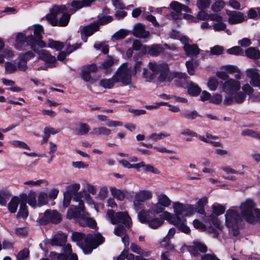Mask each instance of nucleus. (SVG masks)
I'll use <instances>...</instances> for the list:
<instances>
[{"mask_svg":"<svg viewBox=\"0 0 260 260\" xmlns=\"http://www.w3.org/2000/svg\"><path fill=\"white\" fill-rule=\"evenodd\" d=\"M88 213L85 212L78 221L79 224L82 226H88L93 228L96 225L95 221L88 217Z\"/></svg>","mask_w":260,"mask_h":260,"instance_id":"nucleus-26","label":"nucleus"},{"mask_svg":"<svg viewBox=\"0 0 260 260\" xmlns=\"http://www.w3.org/2000/svg\"><path fill=\"white\" fill-rule=\"evenodd\" d=\"M165 210V208L157 202V203L153 204L150 209L147 210L150 213L154 214H159Z\"/></svg>","mask_w":260,"mask_h":260,"instance_id":"nucleus-44","label":"nucleus"},{"mask_svg":"<svg viewBox=\"0 0 260 260\" xmlns=\"http://www.w3.org/2000/svg\"><path fill=\"white\" fill-rule=\"evenodd\" d=\"M57 132L52 127H45L44 129V136L42 140V144L47 142L51 134H55Z\"/></svg>","mask_w":260,"mask_h":260,"instance_id":"nucleus-40","label":"nucleus"},{"mask_svg":"<svg viewBox=\"0 0 260 260\" xmlns=\"http://www.w3.org/2000/svg\"><path fill=\"white\" fill-rule=\"evenodd\" d=\"M223 50L224 48L222 46L216 45L211 48L210 54L211 55H219L222 53Z\"/></svg>","mask_w":260,"mask_h":260,"instance_id":"nucleus-60","label":"nucleus"},{"mask_svg":"<svg viewBox=\"0 0 260 260\" xmlns=\"http://www.w3.org/2000/svg\"><path fill=\"white\" fill-rule=\"evenodd\" d=\"M48 46L51 48L55 49L57 50H61L64 46L63 43L59 41H55L52 40H49L48 41Z\"/></svg>","mask_w":260,"mask_h":260,"instance_id":"nucleus-48","label":"nucleus"},{"mask_svg":"<svg viewBox=\"0 0 260 260\" xmlns=\"http://www.w3.org/2000/svg\"><path fill=\"white\" fill-rule=\"evenodd\" d=\"M143 77L145 79L146 81H150L156 77V73L153 72H150L148 70L144 68L143 72Z\"/></svg>","mask_w":260,"mask_h":260,"instance_id":"nucleus-58","label":"nucleus"},{"mask_svg":"<svg viewBox=\"0 0 260 260\" xmlns=\"http://www.w3.org/2000/svg\"><path fill=\"white\" fill-rule=\"evenodd\" d=\"M72 240L80 245L84 252L88 254L104 242V238L100 234H89L85 237L84 234L79 232H73Z\"/></svg>","mask_w":260,"mask_h":260,"instance_id":"nucleus-1","label":"nucleus"},{"mask_svg":"<svg viewBox=\"0 0 260 260\" xmlns=\"http://www.w3.org/2000/svg\"><path fill=\"white\" fill-rule=\"evenodd\" d=\"M226 14L229 16L228 21L231 24L240 23L246 20V16L239 11H227Z\"/></svg>","mask_w":260,"mask_h":260,"instance_id":"nucleus-16","label":"nucleus"},{"mask_svg":"<svg viewBox=\"0 0 260 260\" xmlns=\"http://www.w3.org/2000/svg\"><path fill=\"white\" fill-rule=\"evenodd\" d=\"M219 83L217 79L215 78H210L208 82L207 85L210 90L214 91L216 90Z\"/></svg>","mask_w":260,"mask_h":260,"instance_id":"nucleus-55","label":"nucleus"},{"mask_svg":"<svg viewBox=\"0 0 260 260\" xmlns=\"http://www.w3.org/2000/svg\"><path fill=\"white\" fill-rule=\"evenodd\" d=\"M64 6H54L50 13L46 16V19L52 26H66L68 25L70 15L64 13Z\"/></svg>","mask_w":260,"mask_h":260,"instance_id":"nucleus-3","label":"nucleus"},{"mask_svg":"<svg viewBox=\"0 0 260 260\" xmlns=\"http://www.w3.org/2000/svg\"><path fill=\"white\" fill-rule=\"evenodd\" d=\"M157 202L164 208L168 207L171 205V201L168 196L164 193H158L157 194Z\"/></svg>","mask_w":260,"mask_h":260,"instance_id":"nucleus-33","label":"nucleus"},{"mask_svg":"<svg viewBox=\"0 0 260 260\" xmlns=\"http://www.w3.org/2000/svg\"><path fill=\"white\" fill-rule=\"evenodd\" d=\"M241 134L244 136H249L260 139V132H257L252 129H246L243 130L242 131Z\"/></svg>","mask_w":260,"mask_h":260,"instance_id":"nucleus-47","label":"nucleus"},{"mask_svg":"<svg viewBox=\"0 0 260 260\" xmlns=\"http://www.w3.org/2000/svg\"><path fill=\"white\" fill-rule=\"evenodd\" d=\"M31 37L27 36L22 33H19L16 36L15 48L19 50H26L28 46L35 52H38V47L34 43Z\"/></svg>","mask_w":260,"mask_h":260,"instance_id":"nucleus-9","label":"nucleus"},{"mask_svg":"<svg viewBox=\"0 0 260 260\" xmlns=\"http://www.w3.org/2000/svg\"><path fill=\"white\" fill-rule=\"evenodd\" d=\"M227 53L230 54L239 55L243 53V50L239 46H235L228 49Z\"/></svg>","mask_w":260,"mask_h":260,"instance_id":"nucleus-64","label":"nucleus"},{"mask_svg":"<svg viewBox=\"0 0 260 260\" xmlns=\"http://www.w3.org/2000/svg\"><path fill=\"white\" fill-rule=\"evenodd\" d=\"M212 209L214 213L216 215L218 216L222 214L224 212L225 208L220 204H214L212 205Z\"/></svg>","mask_w":260,"mask_h":260,"instance_id":"nucleus-53","label":"nucleus"},{"mask_svg":"<svg viewBox=\"0 0 260 260\" xmlns=\"http://www.w3.org/2000/svg\"><path fill=\"white\" fill-rule=\"evenodd\" d=\"M5 67L7 74H11L17 70L16 65L11 62H6L5 63Z\"/></svg>","mask_w":260,"mask_h":260,"instance_id":"nucleus-56","label":"nucleus"},{"mask_svg":"<svg viewBox=\"0 0 260 260\" xmlns=\"http://www.w3.org/2000/svg\"><path fill=\"white\" fill-rule=\"evenodd\" d=\"M111 132L110 129L105 127H99L93 128L91 134L95 136H99L100 135L108 136L111 134Z\"/></svg>","mask_w":260,"mask_h":260,"instance_id":"nucleus-36","label":"nucleus"},{"mask_svg":"<svg viewBox=\"0 0 260 260\" xmlns=\"http://www.w3.org/2000/svg\"><path fill=\"white\" fill-rule=\"evenodd\" d=\"M90 130V126L86 123H80L78 127L73 129L74 133L78 136L87 134Z\"/></svg>","mask_w":260,"mask_h":260,"instance_id":"nucleus-29","label":"nucleus"},{"mask_svg":"<svg viewBox=\"0 0 260 260\" xmlns=\"http://www.w3.org/2000/svg\"><path fill=\"white\" fill-rule=\"evenodd\" d=\"M199 114L196 111H188L187 110H183L180 113V116L189 120H193L196 119L198 116Z\"/></svg>","mask_w":260,"mask_h":260,"instance_id":"nucleus-38","label":"nucleus"},{"mask_svg":"<svg viewBox=\"0 0 260 260\" xmlns=\"http://www.w3.org/2000/svg\"><path fill=\"white\" fill-rule=\"evenodd\" d=\"M48 202V196L47 193L41 192L38 197V206H42L47 204Z\"/></svg>","mask_w":260,"mask_h":260,"instance_id":"nucleus-43","label":"nucleus"},{"mask_svg":"<svg viewBox=\"0 0 260 260\" xmlns=\"http://www.w3.org/2000/svg\"><path fill=\"white\" fill-rule=\"evenodd\" d=\"M106 217L112 224L124 225L127 228L132 225L131 218L126 212H115L113 210H108Z\"/></svg>","mask_w":260,"mask_h":260,"instance_id":"nucleus-6","label":"nucleus"},{"mask_svg":"<svg viewBox=\"0 0 260 260\" xmlns=\"http://www.w3.org/2000/svg\"><path fill=\"white\" fill-rule=\"evenodd\" d=\"M114 63V60L111 56H108L103 62L100 68L106 69L111 67Z\"/></svg>","mask_w":260,"mask_h":260,"instance_id":"nucleus-61","label":"nucleus"},{"mask_svg":"<svg viewBox=\"0 0 260 260\" xmlns=\"http://www.w3.org/2000/svg\"><path fill=\"white\" fill-rule=\"evenodd\" d=\"M171 8L174 10L171 13V16L174 19H178L180 17V13L181 11H184L185 12H189L190 9L177 2H172L170 4Z\"/></svg>","mask_w":260,"mask_h":260,"instance_id":"nucleus-15","label":"nucleus"},{"mask_svg":"<svg viewBox=\"0 0 260 260\" xmlns=\"http://www.w3.org/2000/svg\"><path fill=\"white\" fill-rule=\"evenodd\" d=\"M133 75L131 67L128 68L127 64H122L117 69L114 76L117 82H121L124 85H127L132 81V76Z\"/></svg>","mask_w":260,"mask_h":260,"instance_id":"nucleus-8","label":"nucleus"},{"mask_svg":"<svg viewBox=\"0 0 260 260\" xmlns=\"http://www.w3.org/2000/svg\"><path fill=\"white\" fill-rule=\"evenodd\" d=\"M29 251L27 248L20 250L16 255L17 260H28Z\"/></svg>","mask_w":260,"mask_h":260,"instance_id":"nucleus-50","label":"nucleus"},{"mask_svg":"<svg viewBox=\"0 0 260 260\" xmlns=\"http://www.w3.org/2000/svg\"><path fill=\"white\" fill-rule=\"evenodd\" d=\"M225 223L230 230L233 232V235L236 236L239 234L238 224L241 218L237 211L234 208L228 210L225 214Z\"/></svg>","mask_w":260,"mask_h":260,"instance_id":"nucleus-7","label":"nucleus"},{"mask_svg":"<svg viewBox=\"0 0 260 260\" xmlns=\"http://www.w3.org/2000/svg\"><path fill=\"white\" fill-rule=\"evenodd\" d=\"M201 91V89L199 86L192 82H191L188 86V92L192 96H197L199 94Z\"/></svg>","mask_w":260,"mask_h":260,"instance_id":"nucleus-39","label":"nucleus"},{"mask_svg":"<svg viewBox=\"0 0 260 260\" xmlns=\"http://www.w3.org/2000/svg\"><path fill=\"white\" fill-rule=\"evenodd\" d=\"M186 55L188 56H195L199 54L200 49L196 44H189L183 46Z\"/></svg>","mask_w":260,"mask_h":260,"instance_id":"nucleus-28","label":"nucleus"},{"mask_svg":"<svg viewBox=\"0 0 260 260\" xmlns=\"http://www.w3.org/2000/svg\"><path fill=\"white\" fill-rule=\"evenodd\" d=\"M224 6V3L221 0L215 2L212 6V10L215 12H218L221 10Z\"/></svg>","mask_w":260,"mask_h":260,"instance_id":"nucleus-57","label":"nucleus"},{"mask_svg":"<svg viewBox=\"0 0 260 260\" xmlns=\"http://www.w3.org/2000/svg\"><path fill=\"white\" fill-rule=\"evenodd\" d=\"M11 195L7 190L0 191V204L2 206L6 205L7 200L9 199Z\"/></svg>","mask_w":260,"mask_h":260,"instance_id":"nucleus-42","label":"nucleus"},{"mask_svg":"<svg viewBox=\"0 0 260 260\" xmlns=\"http://www.w3.org/2000/svg\"><path fill=\"white\" fill-rule=\"evenodd\" d=\"M115 83H117V81H116L115 77L113 75L110 79L101 80L100 85L105 88H111L114 86Z\"/></svg>","mask_w":260,"mask_h":260,"instance_id":"nucleus-35","label":"nucleus"},{"mask_svg":"<svg viewBox=\"0 0 260 260\" xmlns=\"http://www.w3.org/2000/svg\"><path fill=\"white\" fill-rule=\"evenodd\" d=\"M20 199L23 203H27L30 206L35 208L37 205L36 194L34 191H30L28 194L23 193L20 196Z\"/></svg>","mask_w":260,"mask_h":260,"instance_id":"nucleus-22","label":"nucleus"},{"mask_svg":"<svg viewBox=\"0 0 260 260\" xmlns=\"http://www.w3.org/2000/svg\"><path fill=\"white\" fill-rule=\"evenodd\" d=\"M99 30L98 25L94 22V21L90 23L89 24L84 26L82 29H80L81 34L84 36V38H82V39L84 42H86L87 38L91 36L95 32Z\"/></svg>","mask_w":260,"mask_h":260,"instance_id":"nucleus-20","label":"nucleus"},{"mask_svg":"<svg viewBox=\"0 0 260 260\" xmlns=\"http://www.w3.org/2000/svg\"><path fill=\"white\" fill-rule=\"evenodd\" d=\"M149 215V211L142 210L138 213V219L141 223H147L148 226L152 229H156L164 223V220L162 218H150Z\"/></svg>","mask_w":260,"mask_h":260,"instance_id":"nucleus-10","label":"nucleus"},{"mask_svg":"<svg viewBox=\"0 0 260 260\" xmlns=\"http://www.w3.org/2000/svg\"><path fill=\"white\" fill-rule=\"evenodd\" d=\"M164 48L160 45L153 44L151 46L144 45L142 52L143 54L147 53L151 56H158L164 52Z\"/></svg>","mask_w":260,"mask_h":260,"instance_id":"nucleus-18","label":"nucleus"},{"mask_svg":"<svg viewBox=\"0 0 260 260\" xmlns=\"http://www.w3.org/2000/svg\"><path fill=\"white\" fill-rule=\"evenodd\" d=\"M193 60H188L186 62V66L187 69V72L190 75H193L195 73V67Z\"/></svg>","mask_w":260,"mask_h":260,"instance_id":"nucleus-59","label":"nucleus"},{"mask_svg":"<svg viewBox=\"0 0 260 260\" xmlns=\"http://www.w3.org/2000/svg\"><path fill=\"white\" fill-rule=\"evenodd\" d=\"M246 94L242 91L236 92L231 96H226L223 101L224 105L228 106L232 104L233 103L237 104L242 103L245 100Z\"/></svg>","mask_w":260,"mask_h":260,"instance_id":"nucleus-14","label":"nucleus"},{"mask_svg":"<svg viewBox=\"0 0 260 260\" xmlns=\"http://www.w3.org/2000/svg\"><path fill=\"white\" fill-rule=\"evenodd\" d=\"M255 203L251 199H248L242 203L240 206L241 216L250 223L255 220L254 214L260 220V210L256 209Z\"/></svg>","mask_w":260,"mask_h":260,"instance_id":"nucleus-4","label":"nucleus"},{"mask_svg":"<svg viewBox=\"0 0 260 260\" xmlns=\"http://www.w3.org/2000/svg\"><path fill=\"white\" fill-rule=\"evenodd\" d=\"M40 47H38V49ZM39 58L42 60L49 63H52L56 61V58L52 55L49 51L46 50H42L41 51L38 50Z\"/></svg>","mask_w":260,"mask_h":260,"instance_id":"nucleus-27","label":"nucleus"},{"mask_svg":"<svg viewBox=\"0 0 260 260\" xmlns=\"http://www.w3.org/2000/svg\"><path fill=\"white\" fill-rule=\"evenodd\" d=\"M85 212L84 209L81 211L79 206L78 207L74 206L71 207L68 210L67 216L69 219L77 218L79 220Z\"/></svg>","mask_w":260,"mask_h":260,"instance_id":"nucleus-24","label":"nucleus"},{"mask_svg":"<svg viewBox=\"0 0 260 260\" xmlns=\"http://www.w3.org/2000/svg\"><path fill=\"white\" fill-rule=\"evenodd\" d=\"M49 257L52 260H68V257L66 254L63 253L59 254L54 251L50 252Z\"/></svg>","mask_w":260,"mask_h":260,"instance_id":"nucleus-51","label":"nucleus"},{"mask_svg":"<svg viewBox=\"0 0 260 260\" xmlns=\"http://www.w3.org/2000/svg\"><path fill=\"white\" fill-rule=\"evenodd\" d=\"M246 55L249 58L256 60L260 57V51L254 47H249L245 50Z\"/></svg>","mask_w":260,"mask_h":260,"instance_id":"nucleus-31","label":"nucleus"},{"mask_svg":"<svg viewBox=\"0 0 260 260\" xmlns=\"http://www.w3.org/2000/svg\"><path fill=\"white\" fill-rule=\"evenodd\" d=\"M133 34L136 37L146 39L149 37L150 32L146 30L144 24L138 23L134 25Z\"/></svg>","mask_w":260,"mask_h":260,"instance_id":"nucleus-19","label":"nucleus"},{"mask_svg":"<svg viewBox=\"0 0 260 260\" xmlns=\"http://www.w3.org/2000/svg\"><path fill=\"white\" fill-rule=\"evenodd\" d=\"M128 229L124 225L119 224L114 229V234L119 237H122L126 234V229Z\"/></svg>","mask_w":260,"mask_h":260,"instance_id":"nucleus-49","label":"nucleus"},{"mask_svg":"<svg viewBox=\"0 0 260 260\" xmlns=\"http://www.w3.org/2000/svg\"><path fill=\"white\" fill-rule=\"evenodd\" d=\"M62 219L61 214L56 210H47L45 211L43 216L40 219L41 224H47L49 223L57 224Z\"/></svg>","mask_w":260,"mask_h":260,"instance_id":"nucleus-11","label":"nucleus"},{"mask_svg":"<svg viewBox=\"0 0 260 260\" xmlns=\"http://www.w3.org/2000/svg\"><path fill=\"white\" fill-rule=\"evenodd\" d=\"M211 0H198L197 3L199 9L203 10L209 7Z\"/></svg>","mask_w":260,"mask_h":260,"instance_id":"nucleus-63","label":"nucleus"},{"mask_svg":"<svg viewBox=\"0 0 260 260\" xmlns=\"http://www.w3.org/2000/svg\"><path fill=\"white\" fill-rule=\"evenodd\" d=\"M80 187V185L79 183H74L67 186V191L66 192H68L70 194L72 195V194H74L78 192Z\"/></svg>","mask_w":260,"mask_h":260,"instance_id":"nucleus-54","label":"nucleus"},{"mask_svg":"<svg viewBox=\"0 0 260 260\" xmlns=\"http://www.w3.org/2000/svg\"><path fill=\"white\" fill-rule=\"evenodd\" d=\"M43 32V28L41 25H35L34 35L28 36L32 38L34 43L38 47H44L45 46V43L42 40V34Z\"/></svg>","mask_w":260,"mask_h":260,"instance_id":"nucleus-17","label":"nucleus"},{"mask_svg":"<svg viewBox=\"0 0 260 260\" xmlns=\"http://www.w3.org/2000/svg\"><path fill=\"white\" fill-rule=\"evenodd\" d=\"M113 20V18L111 16H105L99 18L96 21H94L96 24L98 25V27L99 28L100 25H105L109 22H111Z\"/></svg>","mask_w":260,"mask_h":260,"instance_id":"nucleus-45","label":"nucleus"},{"mask_svg":"<svg viewBox=\"0 0 260 260\" xmlns=\"http://www.w3.org/2000/svg\"><path fill=\"white\" fill-rule=\"evenodd\" d=\"M19 201V198L17 197L12 198L11 201L8 204V209L10 212L15 213L16 212Z\"/></svg>","mask_w":260,"mask_h":260,"instance_id":"nucleus-37","label":"nucleus"},{"mask_svg":"<svg viewBox=\"0 0 260 260\" xmlns=\"http://www.w3.org/2000/svg\"><path fill=\"white\" fill-rule=\"evenodd\" d=\"M208 203V199L207 197H203L200 199L197 203L196 207V211L200 214L204 215L205 211L204 209L205 206Z\"/></svg>","mask_w":260,"mask_h":260,"instance_id":"nucleus-32","label":"nucleus"},{"mask_svg":"<svg viewBox=\"0 0 260 260\" xmlns=\"http://www.w3.org/2000/svg\"><path fill=\"white\" fill-rule=\"evenodd\" d=\"M196 211V208L192 205H185L184 215H190L194 213Z\"/></svg>","mask_w":260,"mask_h":260,"instance_id":"nucleus-62","label":"nucleus"},{"mask_svg":"<svg viewBox=\"0 0 260 260\" xmlns=\"http://www.w3.org/2000/svg\"><path fill=\"white\" fill-rule=\"evenodd\" d=\"M152 192L150 190H140L134 196V206L135 210H139L143 203L152 198Z\"/></svg>","mask_w":260,"mask_h":260,"instance_id":"nucleus-12","label":"nucleus"},{"mask_svg":"<svg viewBox=\"0 0 260 260\" xmlns=\"http://www.w3.org/2000/svg\"><path fill=\"white\" fill-rule=\"evenodd\" d=\"M143 55V53H137L135 54L134 59L136 61L134 68H131L133 75H136V73L140 71L142 65L141 57Z\"/></svg>","mask_w":260,"mask_h":260,"instance_id":"nucleus-30","label":"nucleus"},{"mask_svg":"<svg viewBox=\"0 0 260 260\" xmlns=\"http://www.w3.org/2000/svg\"><path fill=\"white\" fill-rule=\"evenodd\" d=\"M67 236L62 233L58 232L55 234L51 241V244L53 246H63L67 242Z\"/></svg>","mask_w":260,"mask_h":260,"instance_id":"nucleus-23","label":"nucleus"},{"mask_svg":"<svg viewBox=\"0 0 260 260\" xmlns=\"http://www.w3.org/2000/svg\"><path fill=\"white\" fill-rule=\"evenodd\" d=\"M247 76L251 79L250 84L253 86H260V75L256 69H249L246 71Z\"/></svg>","mask_w":260,"mask_h":260,"instance_id":"nucleus-21","label":"nucleus"},{"mask_svg":"<svg viewBox=\"0 0 260 260\" xmlns=\"http://www.w3.org/2000/svg\"><path fill=\"white\" fill-rule=\"evenodd\" d=\"M173 208L175 215L165 211V217L182 232L186 234H190V230L185 224L186 219L183 216L181 217L184 214L185 205L179 202H175L173 204Z\"/></svg>","mask_w":260,"mask_h":260,"instance_id":"nucleus-2","label":"nucleus"},{"mask_svg":"<svg viewBox=\"0 0 260 260\" xmlns=\"http://www.w3.org/2000/svg\"><path fill=\"white\" fill-rule=\"evenodd\" d=\"M241 88L240 82L233 79H230L225 81L222 85V89L228 94H234Z\"/></svg>","mask_w":260,"mask_h":260,"instance_id":"nucleus-13","label":"nucleus"},{"mask_svg":"<svg viewBox=\"0 0 260 260\" xmlns=\"http://www.w3.org/2000/svg\"><path fill=\"white\" fill-rule=\"evenodd\" d=\"M130 249L133 252L144 256H149L151 254L150 251H145L134 243H131Z\"/></svg>","mask_w":260,"mask_h":260,"instance_id":"nucleus-34","label":"nucleus"},{"mask_svg":"<svg viewBox=\"0 0 260 260\" xmlns=\"http://www.w3.org/2000/svg\"><path fill=\"white\" fill-rule=\"evenodd\" d=\"M148 66L151 71L156 73V75H159L157 77L158 82H170L173 79L172 73H170L167 63L150 62L149 63Z\"/></svg>","mask_w":260,"mask_h":260,"instance_id":"nucleus-5","label":"nucleus"},{"mask_svg":"<svg viewBox=\"0 0 260 260\" xmlns=\"http://www.w3.org/2000/svg\"><path fill=\"white\" fill-rule=\"evenodd\" d=\"M111 191L112 196L119 201H123L124 199L125 195L121 190L115 188H112Z\"/></svg>","mask_w":260,"mask_h":260,"instance_id":"nucleus-52","label":"nucleus"},{"mask_svg":"<svg viewBox=\"0 0 260 260\" xmlns=\"http://www.w3.org/2000/svg\"><path fill=\"white\" fill-rule=\"evenodd\" d=\"M73 200L76 202H78L79 208L81 211H83V210L84 209V203L82 200L83 193L81 192H77L73 194Z\"/></svg>","mask_w":260,"mask_h":260,"instance_id":"nucleus-46","label":"nucleus"},{"mask_svg":"<svg viewBox=\"0 0 260 260\" xmlns=\"http://www.w3.org/2000/svg\"><path fill=\"white\" fill-rule=\"evenodd\" d=\"M28 215V211L27 210V206L25 203L22 202L20 205V208L17 216L18 218H26Z\"/></svg>","mask_w":260,"mask_h":260,"instance_id":"nucleus-41","label":"nucleus"},{"mask_svg":"<svg viewBox=\"0 0 260 260\" xmlns=\"http://www.w3.org/2000/svg\"><path fill=\"white\" fill-rule=\"evenodd\" d=\"M96 0H73L71 3V6L75 9V11L83 7L91 6V4Z\"/></svg>","mask_w":260,"mask_h":260,"instance_id":"nucleus-25","label":"nucleus"}]
</instances>
